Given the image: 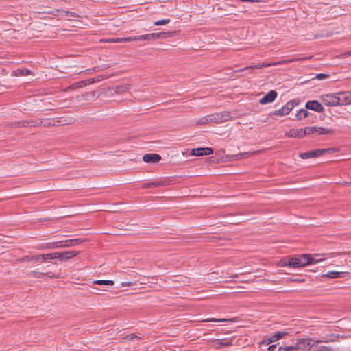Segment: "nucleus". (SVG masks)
Instances as JSON below:
<instances>
[{
  "label": "nucleus",
  "instance_id": "nucleus-1",
  "mask_svg": "<svg viewBox=\"0 0 351 351\" xmlns=\"http://www.w3.org/2000/svg\"><path fill=\"white\" fill-rule=\"evenodd\" d=\"M317 261L311 258L308 254L288 256L279 261L278 266L299 268L313 264Z\"/></svg>",
  "mask_w": 351,
  "mask_h": 351
},
{
  "label": "nucleus",
  "instance_id": "nucleus-2",
  "mask_svg": "<svg viewBox=\"0 0 351 351\" xmlns=\"http://www.w3.org/2000/svg\"><path fill=\"white\" fill-rule=\"evenodd\" d=\"M332 131L330 129H326L323 127H305L301 129H291L285 132V135L289 138H302L306 135L309 134H330Z\"/></svg>",
  "mask_w": 351,
  "mask_h": 351
},
{
  "label": "nucleus",
  "instance_id": "nucleus-3",
  "mask_svg": "<svg viewBox=\"0 0 351 351\" xmlns=\"http://www.w3.org/2000/svg\"><path fill=\"white\" fill-rule=\"evenodd\" d=\"M332 340H316L313 341L311 338H303L299 339L297 340L296 343L294 344L296 350H303L306 351L309 350L311 348L315 346L316 344L322 342H330Z\"/></svg>",
  "mask_w": 351,
  "mask_h": 351
},
{
  "label": "nucleus",
  "instance_id": "nucleus-4",
  "mask_svg": "<svg viewBox=\"0 0 351 351\" xmlns=\"http://www.w3.org/2000/svg\"><path fill=\"white\" fill-rule=\"evenodd\" d=\"M336 152L335 148L313 149L306 152L300 153L299 156L302 159H308L311 158H317L325 154H332Z\"/></svg>",
  "mask_w": 351,
  "mask_h": 351
},
{
  "label": "nucleus",
  "instance_id": "nucleus-5",
  "mask_svg": "<svg viewBox=\"0 0 351 351\" xmlns=\"http://www.w3.org/2000/svg\"><path fill=\"white\" fill-rule=\"evenodd\" d=\"M299 104V100L294 99L288 101L281 108L275 110L271 114L277 116H284L290 113V112L294 108L295 106Z\"/></svg>",
  "mask_w": 351,
  "mask_h": 351
},
{
  "label": "nucleus",
  "instance_id": "nucleus-6",
  "mask_svg": "<svg viewBox=\"0 0 351 351\" xmlns=\"http://www.w3.org/2000/svg\"><path fill=\"white\" fill-rule=\"evenodd\" d=\"M297 60H298V59H289V60L278 61V62H274V63L257 64H254V65H252L250 66H246V67L242 68V69L238 70L237 71H247L248 69H260L262 68L269 67L271 66H277V65L288 64L290 62H295Z\"/></svg>",
  "mask_w": 351,
  "mask_h": 351
},
{
  "label": "nucleus",
  "instance_id": "nucleus-7",
  "mask_svg": "<svg viewBox=\"0 0 351 351\" xmlns=\"http://www.w3.org/2000/svg\"><path fill=\"white\" fill-rule=\"evenodd\" d=\"M322 103L327 106H336L338 105L337 94H325L320 97Z\"/></svg>",
  "mask_w": 351,
  "mask_h": 351
},
{
  "label": "nucleus",
  "instance_id": "nucleus-8",
  "mask_svg": "<svg viewBox=\"0 0 351 351\" xmlns=\"http://www.w3.org/2000/svg\"><path fill=\"white\" fill-rule=\"evenodd\" d=\"M338 105H349L351 104V91L337 93Z\"/></svg>",
  "mask_w": 351,
  "mask_h": 351
},
{
  "label": "nucleus",
  "instance_id": "nucleus-9",
  "mask_svg": "<svg viewBox=\"0 0 351 351\" xmlns=\"http://www.w3.org/2000/svg\"><path fill=\"white\" fill-rule=\"evenodd\" d=\"M171 180L168 178H165L159 181H155L152 182H147L143 184V189L156 188L165 186L171 184Z\"/></svg>",
  "mask_w": 351,
  "mask_h": 351
},
{
  "label": "nucleus",
  "instance_id": "nucleus-10",
  "mask_svg": "<svg viewBox=\"0 0 351 351\" xmlns=\"http://www.w3.org/2000/svg\"><path fill=\"white\" fill-rule=\"evenodd\" d=\"M78 254V252L77 251H66L61 252H55L53 253L54 259L59 260H69L71 259Z\"/></svg>",
  "mask_w": 351,
  "mask_h": 351
},
{
  "label": "nucleus",
  "instance_id": "nucleus-11",
  "mask_svg": "<svg viewBox=\"0 0 351 351\" xmlns=\"http://www.w3.org/2000/svg\"><path fill=\"white\" fill-rule=\"evenodd\" d=\"M305 107L308 110H311L317 112H323L324 108L321 103L317 100H311L306 103Z\"/></svg>",
  "mask_w": 351,
  "mask_h": 351
},
{
  "label": "nucleus",
  "instance_id": "nucleus-12",
  "mask_svg": "<svg viewBox=\"0 0 351 351\" xmlns=\"http://www.w3.org/2000/svg\"><path fill=\"white\" fill-rule=\"evenodd\" d=\"M212 346L216 349H220L222 347H229L233 344L232 339H214L211 341Z\"/></svg>",
  "mask_w": 351,
  "mask_h": 351
},
{
  "label": "nucleus",
  "instance_id": "nucleus-13",
  "mask_svg": "<svg viewBox=\"0 0 351 351\" xmlns=\"http://www.w3.org/2000/svg\"><path fill=\"white\" fill-rule=\"evenodd\" d=\"M161 158L160 155L154 153L146 154L143 156V160L146 163H158Z\"/></svg>",
  "mask_w": 351,
  "mask_h": 351
},
{
  "label": "nucleus",
  "instance_id": "nucleus-14",
  "mask_svg": "<svg viewBox=\"0 0 351 351\" xmlns=\"http://www.w3.org/2000/svg\"><path fill=\"white\" fill-rule=\"evenodd\" d=\"M278 93L276 90H270L259 101L261 104H267L273 102L277 97Z\"/></svg>",
  "mask_w": 351,
  "mask_h": 351
},
{
  "label": "nucleus",
  "instance_id": "nucleus-15",
  "mask_svg": "<svg viewBox=\"0 0 351 351\" xmlns=\"http://www.w3.org/2000/svg\"><path fill=\"white\" fill-rule=\"evenodd\" d=\"M29 276L32 278H44V277H48L50 278H58L60 276L59 275H56L53 272H39L36 271H32L29 273Z\"/></svg>",
  "mask_w": 351,
  "mask_h": 351
},
{
  "label": "nucleus",
  "instance_id": "nucleus-16",
  "mask_svg": "<svg viewBox=\"0 0 351 351\" xmlns=\"http://www.w3.org/2000/svg\"><path fill=\"white\" fill-rule=\"evenodd\" d=\"M349 274L350 273L347 272V271L339 272V271H328L326 274H323L322 276V277L328 278H330V279H335V278H343L346 276H348Z\"/></svg>",
  "mask_w": 351,
  "mask_h": 351
},
{
  "label": "nucleus",
  "instance_id": "nucleus-17",
  "mask_svg": "<svg viewBox=\"0 0 351 351\" xmlns=\"http://www.w3.org/2000/svg\"><path fill=\"white\" fill-rule=\"evenodd\" d=\"M84 241H86V239H83V238H77V239H69V240H66V241H62L63 247L75 246L78 244H80V243L84 242Z\"/></svg>",
  "mask_w": 351,
  "mask_h": 351
},
{
  "label": "nucleus",
  "instance_id": "nucleus-18",
  "mask_svg": "<svg viewBox=\"0 0 351 351\" xmlns=\"http://www.w3.org/2000/svg\"><path fill=\"white\" fill-rule=\"evenodd\" d=\"M62 242L60 241H56V242H49L45 244H43L40 245L39 249L44 250V249H55V248H62Z\"/></svg>",
  "mask_w": 351,
  "mask_h": 351
},
{
  "label": "nucleus",
  "instance_id": "nucleus-19",
  "mask_svg": "<svg viewBox=\"0 0 351 351\" xmlns=\"http://www.w3.org/2000/svg\"><path fill=\"white\" fill-rule=\"evenodd\" d=\"M54 259L53 253L51 254H45L40 255H34L31 256V260L34 261H38L40 260L45 261V260H52Z\"/></svg>",
  "mask_w": 351,
  "mask_h": 351
},
{
  "label": "nucleus",
  "instance_id": "nucleus-20",
  "mask_svg": "<svg viewBox=\"0 0 351 351\" xmlns=\"http://www.w3.org/2000/svg\"><path fill=\"white\" fill-rule=\"evenodd\" d=\"M287 334V332H277L274 333L269 339L267 340V344L277 341L278 340L285 337Z\"/></svg>",
  "mask_w": 351,
  "mask_h": 351
},
{
  "label": "nucleus",
  "instance_id": "nucleus-21",
  "mask_svg": "<svg viewBox=\"0 0 351 351\" xmlns=\"http://www.w3.org/2000/svg\"><path fill=\"white\" fill-rule=\"evenodd\" d=\"M218 115L219 117V119L220 123H223V122L228 121L232 118V117L230 115V113L229 112H227V111H224V112H218Z\"/></svg>",
  "mask_w": 351,
  "mask_h": 351
},
{
  "label": "nucleus",
  "instance_id": "nucleus-22",
  "mask_svg": "<svg viewBox=\"0 0 351 351\" xmlns=\"http://www.w3.org/2000/svg\"><path fill=\"white\" fill-rule=\"evenodd\" d=\"M25 123H26V127H40V125L42 124V120L41 119H28L25 120Z\"/></svg>",
  "mask_w": 351,
  "mask_h": 351
},
{
  "label": "nucleus",
  "instance_id": "nucleus-23",
  "mask_svg": "<svg viewBox=\"0 0 351 351\" xmlns=\"http://www.w3.org/2000/svg\"><path fill=\"white\" fill-rule=\"evenodd\" d=\"M310 112L306 109H301L295 114V117L298 120H302L309 116Z\"/></svg>",
  "mask_w": 351,
  "mask_h": 351
},
{
  "label": "nucleus",
  "instance_id": "nucleus-24",
  "mask_svg": "<svg viewBox=\"0 0 351 351\" xmlns=\"http://www.w3.org/2000/svg\"><path fill=\"white\" fill-rule=\"evenodd\" d=\"M165 35V32H160V33H152L146 34L147 36V40H156L160 38H164Z\"/></svg>",
  "mask_w": 351,
  "mask_h": 351
},
{
  "label": "nucleus",
  "instance_id": "nucleus-25",
  "mask_svg": "<svg viewBox=\"0 0 351 351\" xmlns=\"http://www.w3.org/2000/svg\"><path fill=\"white\" fill-rule=\"evenodd\" d=\"M42 120V124L40 125V127H51L55 126L57 124L55 123V121H53L51 119H41Z\"/></svg>",
  "mask_w": 351,
  "mask_h": 351
},
{
  "label": "nucleus",
  "instance_id": "nucleus-26",
  "mask_svg": "<svg viewBox=\"0 0 351 351\" xmlns=\"http://www.w3.org/2000/svg\"><path fill=\"white\" fill-rule=\"evenodd\" d=\"M93 284L98 285H113L114 282L113 280H96L93 281Z\"/></svg>",
  "mask_w": 351,
  "mask_h": 351
},
{
  "label": "nucleus",
  "instance_id": "nucleus-27",
  "mask_svg": "<svg viewBox=\"0 0 351 351\" xmlns=\"http://www.w3.org/2000/svg\"><path fill=\"white\" fill-rule=\"evenodd\" d=\"M129 86H130L129 84H123V85L117 86L115 88V91L117 93H123L129 89Z\"/></svg>",
  "mask_w": 351,
  "mask_h": 351
},
{
  "label": "nucleus",
  "instance_id": "nucleus-28",
  "mask_svg": "<svg viewBox=\"0 0 351 351\" xmlns=\"http://www.w3.org/2000/svg\"><path fill=\"white\" fill-rule=\"evenodd\" d=\"M204 321L205 322H208L222 323V322H234V319H215V318H209V319H205Z\"/></svg>",
  "mask_w": 351,
  "mask_h": 351
},
{
  "label": "nucleus",
  "instance_id": "nucleus-29",
  "mask_svg": "<svg viewBox=\"0 0 351 351\" xmlns=\"http://www.w3.org/2000/svg\"><path fill=\"white\" fill-rule=\"evenodd\" d=\"M218 113L211 114L208 115V121L210 123H220Z\"/></svg>",
  "mask_w": 351,
  "mask_h": 351
},
{
  "label": "nucleus",
  "instance_id": "nucleus-30",
  "mask_svg": "<svg viewBox=\"0 0 351 351\" xmlns=\"http://www.w3.org/2000/svg\"><path fill=\"white\" fill-rule=\"evenodd\" d=\"M204 147L193 149L191 150V155L195 156H204Z\"/></svg>",
  "mask_w": 351,
  "mask_h": 351
},
{
  "label": "nucleus",
  "instance_id": "nucleus-31",
  "mask_svg": "<svg viewBox=\"0 0 351 351\" xmlns=\"http://www.w3.org/2000/svg\"><path fill=\"white\" fill-rule=\"evenodd\" d=\"M314 347L315 348L314 351H335L330 346H317V344H316Z\"/></svg>",
  "mask_w": 351,
  "mask_h": 351
},
{
  "label": "nucleus",
  "instance_id": "nucleus-32",
  "mask_svg": "<svg viewBox=\"0 0 351 351\" xmlns=\"http://www.w3.org/2000/svg\"><path fill=\"white\" fill-rule=\"evenodd\" d=\"M87 85V82L86 80L80 81L78 82L74 83L71 86H70L71 88L75 89L77 88H81Z\"/></svg>",
  "mask_w": 351,
  "mask_h": 351
},
{
  "label": "nucleus",
  "instance_id": "nucleus-33",
  "mask_svg": "<svg viewBox=\"0 0 351 351\" xmlns=\"http://www.w3.org/2000/svg\"><path fill=\"white\" fill-rule=\"evenodd\" d=\"M278 351H296L295 348L293 346H280Z\"/></svg>",
  "mask_w": 351,
  "mask_h": 351
},
{
  "label": "nucleus",
  "instance_id": "nucleus-34",
  "mask_svg": "<svg viewBox=\"0 0 351 351\" xmlns=\"http://www.w3.org/2000/svg\"><path fill=\"white\" fill-rule=\"evenodd\" d=\"M324 256H325V254H314L313 256H311L312 258H313L314 260L317 261V262H315L314 264L315 263H317L322 261H324L325 260L326 258V257H324Z\"/></svg>",
  "mask_w": 351,
  "mask_h": 351
},
{
  "label": "nucleus",
  "instance_id": "nucleus-35",
  "mask_svg": "<svg viewBox=\"0 0 351 351\" xmlns=\"http://www.w3.org/2000/svg\"><path fill=\"white\" fill-rule=\"evenodd\" d=\"M55 123L57 124L56 125H64L70 123L67 119L63 117L60 118V119H58L57 121H55Z\"/></svg>",
  "mask_w": 351,
  "mask_h": 351
},
{
  "label": "nucleus",
  "instance_id": "nucleus-36",
  "mask_svg": "<svg viewBox=\"0 0 351 351\" xmlns=\"http://www.w3.org/2000/svg\"><path fill=\"white\" fill-rule=\"evenodd\" d=\"M169 22H170L169 19H162V20H158V21H155L154 23V25H156V26L164 25L169 23Z\"/></svg>",
  "mask_w": 351,
  "mask_h": 351
},
{
  "label": "nucleus",
  "instance_id": "nucleus-37",
  "mask_svg": "<svg viewBox=\"0 0 351 351\" xmlns=\"http://www.w3.org/2000/svg\"><path fill=\"white\" fill-rule=\"evenodd\" d=\"M104 77H101V76H99V77H93V78H90V79H88L86 81L87 82V84H93L95 82H98L102 80H104Z\"/></svg>",
  "mask_w": 351,
  "mask_h": 351
},
{
  "label": "nucleus",
  "instance_id": "nucleus-38",
  "mask_svg": "<svg viewBox=\"0 0 351 351\" xmlns=\"http://www.w3.org/2000/svg\"><path fill=\"white\" fill-rule=\"evenodd\" d=\"M25 120L23 121H17L13 122L11 125L14 127H26V123H25Z\"/></svg>",
  "mask_w": 351,
  "mask_h": 351
},
{
  "label": "nucleus",
  "instance_id": "nucleus-39",
  "mask_svg": "<svg viewBox=\"0 0 351 351\" xmlns=\"http://www.w3.org/2000/svg\"><path fill=\"white\" fill-rule=\"evenodd\" d=\"M329 77H330V75H328V74L319 73V74L316 75L315 78L318 80H322L328 78Z\"/></svg>",
  "mask_w": 351,
  "mask_h": 351
},
{
  "label": "nucleus",
  "instance_id": "nucleus-40",
  "mask_svg": "<svg viewBox=\"0 0 351 351\" xmlns=\"http://www.w3.org/2000/svg\"><path fill=\"white\" fill-rule=\"evenodd\" d=\"M198 124L199 125H204V124H206V123H210V121H208V115L206 116V117H204L202 119H200L199 120V121L197 122Z\"/></svg>",
  "mask_w": 351,
  "mask_h": 351
},
{
  "label": "nucleus",
  "instance_id": "nucleus-41",
  "mask_svg": "<svg viewBox=\"0 0 351 351\" xmlns=\"http://www.w3.org/2000/svg\"><path fill=\"white\" fill-rule=\"evenodd\" d=\"M134 40H136L135 36H129V37L120 38V41H123V42H130V41H134Z\"/></svg>",
  "mask_w": 351,
  "mask_h": 351
},
{
  "label": "nucleus",
  "instance_id": "nucleus-42",
  "mask_svg": "<svg viewBox=\"0 0 351 351\" xmlns=\"http://www.w3.org/2000/svg\"><path fill=\"white\" fill-rule=\"evenodd\" d=\"M204 156L210 155L213 153V150L210 147H204Z\"/></svg>",
  "mask_w": 351,
  "mask_h": 351
},
{
  "label": "nucleus",
  "instance_id": "nucleus-43",
  "mask_svg": "<svg viewBox=\"0 0 351 351\" xmlns=\"http://www.w3.org/2000/svg\"><path fill=\"white\" fill-rule=\"evenodd\" d=\"M135 38H136V40H143V41H145V40H147V36H146V34H145V35H141V36H135Z\"/></svg>",
  "mask_w": 351,
  "mask_h": 351
},
{
  "label": "nucleus",
  "instance_id": "nucleus-44",
  "mask_svg": "<svg viewBox=\"0 0 351 351\" xmlns=\"http://www.w3.org/2000/svg\"><path fill=\"white\" fill-rule=\"evenodd\" d=\"M65 16H71V17H75L77 14L73 12L70 11H65Z\"/></svg>",
  "mask_w": 351,
  "mask_h": 351
},
{
  "label": "nucleus",
  "instance_id": "nucleus-45",
  "mask_svg": "<svg viewBox=\"0 0 351 351\" xmlns=\"http://www.w3.org/2000/svg\"><path fill=\"white\" fill-rule=\"evenodd\" d=\"M289 281L291 282H304L305 281V279H300V278H290Z\"/></svg>",
  "mask_w": 351,
  "mask_h": 351
},
{
  "label": "nucleus",
  "instance_id": "nucleus-46",
  "mask_svg": "<svg viewBox=\"0 0 351 351\" xmlns=\"http://www.w3.org/2000/svg\"><path fill=\"white\" fill-rule=\"evenodd\" d=\"M350 254L351 252H343V253H332L331 255L332 256H340V255H342V254Z\"/></svg>",
  "mask_w": 351,
  "mask_h": 351
},
{
  "label": "nucleus",
  "instance_id": "nucleus-47",
  "mask_svg": "<svg viewBox=\"0 0 351 351\" xmlns=\"http://www.w3.org/2000/svg\"><path fill=\"white\" fill-rule=\"evenodd\" d=\"M132 285H133V283L131 282H121V287L131 286Z\"/></svg>",
  "mask_w": 351,
  "mask_h": 351
},
{
  "label": "nucleus",
  "instance_id": "nucleus-48",
  "mask_svg": "<svg viewBox=\"0 0 351 351\" xmlns=\"http://www.w3.org/2000/svg\"><path fill=\"white\" fill-rule=\"evenodd\" d=\"M277 348V345H271L268 348L269 351H275Z\"/></svg>",
  "mask_w": 351,
  "mask_h": 351
},
{
  "label": "nucleus",
  "instance_id": "nucleus-49",
  "mask_svg": "<svg viewBox=\"0 0 351 351\" xmlns=\"http://www.w3.org/2000/svg\"><path fill=\"white\" fill-rule=\"evenodd\" d=\"M351 56V50H350V51H346V52L343 53V56H344V57H348V56Z\"/></svg>",
  "mask_w": 351,
  "mask_h": 351
},
{
  "label": "nucleus",
  "instance_id": "nucleus-50",
  "mask_svg": "<svg viewBox=\"0 0 351 351\" xmlns=\"http://www.w3.org/2000/svg\"><path fill=\"white\" fill-rule=\"evenodd\" d=\"M112 42H113V43H121V41H120V38H116V39L112 40Z\"/></svg>",
  "mask_w": 351,
  "mask_h": 351
},
{
  "label": "nucleus",
  "instance_id": "nucleus-51",
  "mask_svg": "<svg viewBox=\"0 0 351 351\" xmlns=\"http://www.w3.org/2000/svg\"><path fill=\"white\" fill-rule=\"evenodd\" d=\"M351 185V182H345V186H350Z\"/></svg>",
  "mask_w": 351,
  "mask_h": 351
},
{
  "label": "nucleus",
  "instance_id": "nucleus-52",
  "mask_svg": "<svg viewBox=\"0 0 351 351\" xmlns=\"http://www.w3.org/2000/svg\"><path fill=\"white\" fill-rule=\"evenodd\" d=\"M26 259H27V261H32V260H31V256H27V257H26Z\"/></svg>",
  "mask_w": 351,
  "mask_h": 351
},
{
  "label": "nucleus",
  "instance_id": "nucleus-53",
  "mask_svg": "<svg viewBox=\"0 0 351 351\" xmlns=\"http://www.w3.org/2000/svg\"><path fill=\"white\" fill-rule=\"evenodd\" d=\"M43 13H47V14H52L53 12H43Z\"/></svg>",
  "mask_w": 351,
  "mask_h": 351
},
{
  "label": "nucleus",
  "instance_id": "nucleus-54",
  "mask_svg": "<svg viewBox=\"0 0 351 351\" xmlns=\"http://www.w3.org/2000/svg\"><path fill=\"white\" fill-rule=\"evenodd\" d=\"M26 73H27V74H29V73H30V71L27 69V70H26Z\"/></svg>",
  "mask_w": 351,
  "mask_h": 351
},
{
  "label": "nucleus",
  "instance_id": "nucleus-55",
  "mask_svg": "<svg viewBox=\"0 0 351 351\" xmlns=\"http://www.w3.org/2000/svg\"><path fill=\"white\" fill-rule=\"evenodd\" d=\"M248 154L247 152H245V153H243V154H241V155H247Z\"/></svg>",
  "mask_w": 351,
  "mask_h": 351
},
{
  "label": "nucleus",
  "instance_id": "nucleus-56",
  "mask_svg": "<svg viewBox=\"0 0 351 351\" xmlns=\"http://www.w3.org/2000/svg\"><path fill=\"white\" fill-rule=\"evenodd\" d=\"M308 58H308V57H305V58H302V60H307V59H308Z\"/></svg>",
  "mask_w": 351,
  "mask_h": 351
},
{
  "label": "nucleus",
  "instance_id": "nucleus-57",
  "mask_svg": "<svg viewBox=\"0 0 351 351\" xmlns=\"http://www.w3.org/2000/svg\"><path fill=\"white\" fill-rule=\"evenodd\" d=\"M222 9H223V8H221V7H218V8H217V10H222Z\"/></svg>",
  "mask_w": 351,
  "mask_h": 351
}]
</instances>
